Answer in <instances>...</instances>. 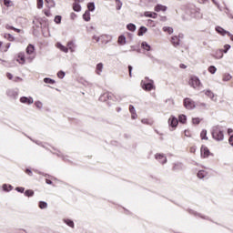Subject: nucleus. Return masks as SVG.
<instances>
[{
	"instance_id": "f257e3e1",
	"label": "nucleus",
	"mask_w": 233,
	"mask_h": 233,
	"mask_svg": "<svg viewBox=\"0 0 233 233\" xmlns=\"http://www.w3.org/2000/svg\"><path fill=\"white\" fill-rule=\"evenodd\" d=\"M35 59V46L29 44L25 52H19L15 56V61L18 65H26V63H32Z\"/></svg>"
},
{
	"instance_id": "f03ea898",
	"label": "nucleus",
	"mask_w": 233,
	"mask_h": 233,
	"mask_svg": "<svg viewBox=\"0 0 233 233\" xmlns=\"http://www.w3.org/2000/svg\"><path fill=\"white\" fill-rule=\"evenodd\" d=\"M212 137L216 141H223L225 139V133L223 131V127L219 126H215L212 129Z\"/></svg>"
},
{
	"instance_id": "7ed1b4c3",
	"label": "nucleus",
	"mask_w": 233,
	"mask_h": 233,
	"mask_svg": "<svg viewBox=\"0 0 233 233\" xmlns=\"http://www.w3.org/2000/svg\"><path fill=\"white\" fill-rule=\"evenodd\" d=\"M92 40L95 43H98L100 46H105V45H107V43H110V41H112V36L108 35H101L99 36L93 35Z\"/></svg>"
},
{
	"instance_id": "20e7f679",
	"label": "nucleus",
	"mask_w": 233,
	"mask_h": 233,
	"mask_svg": "<svg viewBox=\"0 0 233 233\" xmlns=\"http://www.w3.org/2000/svg\"><path fill=\"white\" fill-rule=\"evenodd\" d=\"M56 46L61 50V52H65V54H68V50H70V52H76V45L73 41H69L67 43V47L63 46L61 43H56Z\"/></svg>"
},
{
	"instance_id": "39448f33",
	"label": "nucleus",
	"mask_w": 233,
	"mask_h": 233,
	"mask_svg": "<svg viewBox=\"0 0 233 233\" xmlns=\"http://www.w3.org/2000/svg\"><path fill=\"white\" fill-rule=\"evenodd\" d=\"M141 86H142L143 90H146L147 92H150L151 90H154V81L142 80Z\"/></svg>"
},
{
	"instance_id": "423d86ee",
	"label": "nucleus",
	"mask_w": 233,
	"mask_h": 233,
	"mask_svg": "<svg viewBox=\"0 0 233 233\" xmlns=\"http://www.w3.org/2000/svg\"><path fill=\"white\" fill-rule=\"evenodd\" d=\"M188 85L191 86L192 88H199V86H201V81L198 76H192L189 78Z\"/></svg>"
},
{
	"instance_id": "0eeeda50",
	"label": "nucleus",
	"mask_w": 233,
	"mask_h": 233,
	"mask_svg": "<svg viewBox=\"0 0 233 233\" xmlns=\"http://www.w3.org/2000/svg\"><path fill=\"white\" fill-rule=\"evenodd\" d=\"M200 156L202 159H207V157L212 156V153H210V149L207 146H202L200 148Z\"/></svg>"
},
{
	"instance_id": "6e6552de",
	"label": "nucleus",
	"mask_w": 233,
	"mask_h": 233,
	"mask_svg": "<svg viewBox=\"0 0 233 233\" xmlns=\"http://www.w3.org/2000/svg\"><path fill=\"white\" fill-rule=\"evenodd\" d=\"M184 106L187 110H192V108H196V102L191 98H185L184 99Z\"/></svg>"
},
{
	"instance_id": "1a4fd4ad",
	"label": "nucleus",
	"mask_w": 233,
	"mask_h": 233,
	"mask_svg": "<svg viewBox=\"0 0 233 233\" xmlns=\"http://www.w3.org/2000/svg\"><path fill=\"white\" fill-rule=\"evenodd\" d=\"M179 124V120H177L175 116H171L168 119V125L169 127H172V128H176L177 125Z\"/></svg>"
},
{
	"instance_id": "9d476101",
	"label": "nucleus",
	"mask_w": 233,
	"mask_h": 233,
	"mask_svg": "<svg viewBox=\"0 0 233 233\" xmlns=\"http://www.w3.org/2000/svg\"><path fill=\"white\" fill-rule=\"evenodd\" d=\"M20 102L24 103L25 105H32V104H34V98L22 96L20 98Z\"/></svg>"
},
{
	"instance_id": "9b49d317",
	"label": "nucleus",
	"mask_w": 233,
	"mask_h": 233,
	"mask_svg": "<svg viewBox=\"0 0 233 233\" xmlns=\"http://www.w3.org/2000/svg\"><path fill=\"white\" fill-rule=\"evenodd\" d=\"M156 159H157L162 165H165V163H167V157H165V155L163 154H157Z\"/></svg>"
},
{
	"instance_id": "f8f14e48",
	"label": "nucleus",
	"mask_w": 233,
	"mask_h": 233,
	"mask_svg": "<svg viewBox=\"0 0 233 233\" xmlns=\"http://www.w3.org/2000/svg\"><path fill=\"white\" fill-rule=\"evenodd\" d=\"M12 44L7 43L5 46H3V42L0 41V52L5 53L8 52V49L10 48Z\"/></svg>"
},
{
	"instance_id": "ddd939ff",
	"label": "nucleus",
	"mask_w": 233,
	"mask_h": 233,
	"mask_svg": "<svg viewBox=\"0 0 233 233\" xmlns=\"http://www.w3.org/2000/svg\"><path fill=\"white\" fill-rule=\"evenodd\" d=\"M6 30H14V32H16L17 34H25V31L23 29H17L10 25H5Z\"/></svg>"
},
{
	"instance_id": "4468645a",
	"label": "nucleus",
	"mask_w": 233,
	"mask_h": 233,
	"mask_svg": "<svg viewBox=\"0 0 233 233\" xmlns=\"http://www.w3.org/2000/svg\"><path fill=\"white\" fill-rule=\"evenodd\" d=\"M179 36L174 35L171 37V44L173 46H179Z\"/></svg>"
},
{
	"instance_id": "2eb2a0df",
	"label": "nucleus",
	"mask_w": 233,
	"mask_h": 233,
	"mask_svg": "<svg viewBox=\"0 0 233 233\" xmlns=\"http://www.w3.org/2000/svg\"><path fill=\"white\" fill-rule=\"evenodd\" d=\"M46 1V8H55L56 7V2L54 0H45Z\"/></svg>"
},
{
	"instance_id": "dca6fc26",
	"label": "nucleus",
	"mask_w": 233,
	"mask_h": 233,
	"mask_svg": "<svg viewBox=\"0 0 233 233\" xmlns=\"http://www.w3.org/2000/svg\"><path fill=\"white\" fill-rule=\"evenodd\" d=\"M155 12H167V6L163 5H157L155 7Z\"/></svg>"
},
{
	"instance_id": "f3484780",
	"label": "nucleus",
	"mask_w": 233,
	"mask_h": 233,
	"mask_svg": "<svg viewBox=\"0 0 233 233\" xmlns=\"http://www.w3.org/2000/svg\"><path fill=\"white\" fill-rule=\"evenodd\" d=\"M216 30L218 34H221V35H230V33L228 31H226L225 29H223L222 27L218 26L216 28Z\"/></svg>"
},
{
	"instance_id": "a211bd4d",
	"label": "nucleus",
	"mask_w": 233,
	"mask_h": 233,
	"mask_svg": "<svg viewBox=\"0 0 233 233\" xmlns=\"http://www.w3.org/2000/svg\"><path fill=\"white\" fill-rule=\"evenodd\" d=\"M145 17H152L153 19H156L157 17V13H152L150 11H147L144 13Z\"/></svg>"
},
{
	"instance_id": "6ab92c4d",
	"label": "nucleus",
	"mask_w": 233,
	"mask_h": 233,
	"mask_svg": "<svg viewBox=\"0 0 233 233\" xmlns=\"http://www.w3.org/2000/svg\"><path fill=\"white\" fill-rule=\"evenodd\" d=\"M117 43H118V45H121V46L127 45V37L123 35L118 36Z\"/></svg>"
},
{
	"instance_id": "aec40b11",
	"label": "nucleus",
	"mask_w": 233,
	"mask_h": 233,
	"mask_svg": "<svg viewBox=\"0 0 233 233\" xmlns=\"http://www.w3.org/2000/svg\"><path fill=\"white\" fill-rule=\"evenodd\" d=\"M216 59H221L223 58V49H218L215 53Z\"/></svg>"
},
{
	"instance_id": "412c9836",
	"label": "nucleus",
	"mask_w": 233,
	"mask_h": 233,
	"mask_svg": "<svg viewBox=\"0 0 233 233\" xmlns=\"http://www.w3.org/2000/svg\"><path fill=\"white\" fill-rule=\"evenodd\" d=\"M96 72L98 76H101V73L103 72V63H99L96 65Z\"/></svg>"
},
{
	"instance_id": "4be33fe9",
	"label": "nucleus",
	"mask_w": 233,
	"mask_h": 233,
	"mask_svg": "<svg viewBox=\"0 0 233 233\" xmlns=\"http://www.w3.org/2000/svg\"><path fill=\"white\" fill-rule=\"evenodd\" d=\"M197 176L199 179H203V177H207V171L200 170L198 172Z\"/></svg>"
},
{
	"instance_id": "5701e85b",
	"label": "nucleus",
	"mask_w": 233,
	"mask_h": 233,
	"mask_svg": "<svg viewBox=\"0 0 233 233\" xmlns=\"http://www.w3.org/2000/svg\"><path fill=\"white\" fill-rule=\"evenodd\" d=\"M87 8L88 10H86V12H94V10H96V5L94 4V2L88 3Z\"/></svg>"
},
{
	"instance_id": "b1692460",
	"label": "nucleus",
	"mask_w": 233,
	"mask_h": 233,
	"mask_svg": "<svg viewBox=\"0 0 233 233\" xmlns=\"http://www.w3.org/2000/svg\"><path fill=\"white\" fill-rule=\"evenodd\" d=\"M73 10L75 12H81V5L77 4L76 2L73 3Z\"/></svg>"
},
{
	"instance_id": "393cba45",
	"label": "nucleus",
	"mask_w": 233,
	"mask_h": 233,
	"mask_svg": "<svg viewBox=\"0 0 233 233\" xmlns=\"http://www.w3.org/2000/svg\"><path fill=\"white\" fill-rule=\"evenodd\" d=\"M147 27L141 26L138 30L137 35L141 36V35L147 34Z\"/></svg>"
},
{
	"instance_id": "a878e982",
	"label": "nucleus",
	"mask_w": 233,
	"mask_h": 233,
	"mask_svg": "<svg viewBox=\"0 0 233 233\" xmlns=\"http://www.w3.org/2000/svg\"><path fill=\"white\" fill-rule=\"evenodd\" d=\"M163 32H167V34L169 35H171V34H174V28L168 27V26H164L163 27Z\"/></svg>"
},
{
	"instance_id": "bb28decb",
	"label": "nucleus",
	"mask_w": 233,
	"mask_h": 233,
	"mask_svg": "<svg viewBox=\"0 0 233 233\" xmlns=\"http://www.w3.org/2000/svg\"><path fill=\"white\" fill-rule=\"evenodd\" d=\"M141 46L144 50H147V52H150V45L147 42H142Z\"/></svg>"
},
{
	"instance_id": "cd10ccee",
	"label": "nucleus",
	"mask_w": 233,
	"mask_h": 233,
	"mask_svg": "<svg viewBox=\"0 0 233 233\" xmlns=\"http://www.w3.org/2000/svg\"><path fill=\"white\" fill-rule=\"evenodd\" d=\"M83 19L84 21H90V11H86L85 14L83 15Z\"/></svg>"
},
{
	"instance_id": "c85d7f7f",
	"label": "nucleus",
	"mask_w": 233,
	"mask_h": 233,
	"mask_svg": "<svg viewBox=\"0 0 233 233\" xmlns=\"http://www.w3.org/2000/svg\"><path fill=\"white\" fill-rule=\"evenodd\" d=\"M201 139H205L206 141H208V137H207V130L203 129L200 133Z\"/></svg>"
},
{
	"instance_id": "c756f323",
	"label": "nucleus",
	"mask_w": 233,
	"mask_h": 233,
	"mask_svg": "<svg viewBox=\"0 0 233 233\" xmlns=\"http://www.w3.org/2000/svg\"><path fill=\"white\" fill-rule=\"evenodd\" d=\"M178 121H179V123H182L183 125H185V123H187V116L180 115L178 116Z\"/></svg>"
},
{
	"instance_id": "7c9ffc66",
	"label": "nucleus",
	"mask_w": 233,
	"mask_h": 233,
	"mask_svg": "<svg viewBox=\"0 0 233 233\" xmlns=\"http://www.w3.org/2000/svg\"><path fill=\"white\" fill-rule=\"evenodd\" d=\"M129 112L132 114L133 119H135L136 118V108L134 107V106H132V105L129 106Z\"/></svg>"
},
{
	"instance_id": "2f4dec72",
	"label": "nucleus",
	"mask_w": 233,
	"mask_h": 233,
	"mask_svg": "<svg viewBox=\"0 0 233 233\" xmlns=\"http://www.w3.org/2000/svg\"><path fill=\"white\" fill-rule=\"evenodd\" d=\"M127 30H129V32H136V25L134 24H128L127 25Z\"/></svg>"
},
{
	"instance_id": "473e14b6",
	"label": "nucleus",
	"mask_w": 233,
	"mask_h": 233,
	"mask_svg": "<svg viewBox=\"0 0 233 233\" xmlns=\"http://www.w3.org/2000/svg\"><path fill=\"white\" fill-rule=\"evenodd\" d=\"M5 39H7V41H10V42L15 41V37H14V35H12L11 34H5Z\"/></svg>"
},
{
	"instance_id": "72a5a7b5",
	"label": "nucleus",
	"mask_w": 233,
	"mask_h": 233,
	"mask_svg": "<svg viewBox=\"0 0 233 233\" xmlns=\"http://www.w3.org/2000/svg\"><path fill=\"white\" fill-rule=\"evenodd\" d=\"M25 196H26L27 198H32V196H34V190H32V189L25 190Z\"/></svg>"
},
{
	"instance_id": "f704fd0d",
	"label": "nucleus",
	"mask_w": 233,
	"mask_h": 233,
	"mask_svg": "<svg viewBox=\"0 0 233 233\" xmlns=\"http://www.w3.org/2000/svg\"><path fill=\"white\" fill-rule=\"evenodd\" d=\"M44 83H46L47 85H54L56 83V80L52 78H44Z\"/></svg>"
},
{
	"instance_id": "c9c22d12",
	"label": "nucleus",
	"mask_w": 233,
	"mask_h": 233,
	"mask_svg": "<svg viewBox=\"0 0 233 233\" xmlns=\"http://www.w3.org/2000/svg\"><path fill=\"white\" fill-rule=\"evenodd\" d=\"M102 97H104V99H112V93L106 92L103 94Z\"/></svg>"
},
{
	"instance_id": "e433bc0d",
	"label": "nucleus",
	"mask_w": 233,
	"mask_h": 233,
	"mask_svg": "<svg viewBox=\"0 0 233 233\" xmlns=\"http://www.w3.org/2000/svg\"><path fill=\"white\" fill-rule=\"evenodd\" d=\"M39 208L43 209V208H46L48 207V204L45 201H40L38 204Z\"/></svg>"
},
{
	"instance_id": "4c0bfd02",
	"label": "nucleus",
	"mask_w": 233,
	"mask_h": 233,
	"mask_svg": "<svg viewBox=\"0 0 233 233\" xmlns=\"http://www.w3.org/2000/svg\"><path fill=\"white\" fill-rule=\"evenodd\" d=\"M205 95L209 97L210 99H214V93L210 90L205 91Z\"/></svg>"
},
{
	"instance_id": "58836bf2",
	"label": "nucleus",
	"mask_w": 233,
	"mask_h": 233,
	"mask_svg": "<svg viewBox=\"0 0 233 233\" xmlns=\"http://www.w3.org/2000/svg\"><path fill=\"white\" fill-rule=\"evenodd\" d=\"M3 190H5V192H10V190H12V186L4 184Z\"/></svg>"
},
{
	"instance_id": "ea45409f",
	"label": "nucleus",
	"mask_w": 233,
	"mask_h": 233,
	"mask_svg": "<svg viewBox=\"0 0 233 233\" xmlns=\"http://www.w3.org/2000/svg\"><path fill=\"white\" fill-rule=\"evenodd\" d=\"M116 10H119L123 6V3L120 0H115Z\"/></svg>"
},
{
	"instance_id": "a19ab883",
	"label": "nucleus",
	"mask_w": 233,
	"mask_h": 233,
	"mask_svg": "<svg viewBox=\"0 0 233 233\" xmlns=\"http://www.w3.org/2000/svg\"><path fill=\"white\" fill-rule=\"evenodd\" d=\"M65 221V223H66V225L68 226V227H71V228H74V221H72V220H70V219H66V220H64Z\"/></svg>"
},
{
	"instance_id": "79ce46f5",
	"label": "nucleus",
	"mask_w": 233,
	"mask_h": 233,
	"mask_svg": "<svg viewBox=\"0 0 233 233\" xmlns=\"http://www.w3.org/2000/svg\"><path fill=\"white\" fill-rule=\"evenodd\" d=\"M217 70H218V68H216V66H211L208 67V72L210 74H216Z\"/></svg>"
},
{
	"instance_id": "37998d69",
	"label": "nucleus",
	"mask_w": 233,
	"mask_h": 233,
	"mask_svg": "<svg viewBox=\"0 0 233 233\" xmlns=\"http://www.w3.org/2000/svg\"><path fill=\"white\" fill-rule=\"evenodd\" d=\"M63 19V17L61 15H56L55 17V23H56V25H61V20Z\"/></svg>"
},
{
	"instance_id": "c03bdc74",
	"label": "nucleus",
	"mask_w": 233,
	"mask_h": 233,
	"mask_svg": "<svg viewBox=\"0 0 233 233\" xmlns=\"http://www.w3.org/2000/svg\"><path fill=\"white\" fill-rule=\"evenodd\" d=\"M43 0H36V6L39 10H41V8H43Z\"/></svg>"
},
{
	"instance_id": "a18cd8bd",
	"label": "nucleus",
	"mask_w": 233,
	"mask_h": 233,
	"mask_svg": "<svg viewBox=\"0 0 233 233\" xmlns=\"http://www.w3.org/2000/svg\"><path fill=\"white\" fill-rule=\"evenodd\" d=\"M193 125H199L201 123V119L199 117H195L192 119Z\"/></svg>"
},
{
	"instance_id": "49530a36",
	"label": "nucleus",
	"mask_w": 233,
	"mask_h": 233,
	"mask_svg": "<svg viewBox=\"0 0 233 233\" xmlns=\"http://www.w3.org/2000/svg\"><path fill=\"white\" fill-rule=\"evenodd\" d=\"M44 14L46 17H52V13L50 12V9H45Z\"/></svg>"
},
{
	"instance_id": "de8ad7c7",
	"label": "nucleus",
	"mask_w": 233,
	"mask_h": 233,
	"mask_svg": "<svg viewBox=\"0 0 233 233\" xmlns=\"http://www.w3.org/2000/svg\"><path fill=\"white\" fill-rule=\"evenodd\" d=\"M13 81L14 83H21L23 81V78H21L20 76H15L13 77Z\"/></svg>"
},
{
	"instance_id": "09e8293b",
	"label": "nucleus",
	"mask_w": 233,
	"mask_h": 233,
	"mask_svg": "<svg viewBox=\"0 0 233 233\" xmlns=\"http://www.w3.org/2000/svg\"><path fill=\"white\" fill-rule=\"evenodd\" d=\"M228 50H230V45H225L224 49H222V52L224 54H227V52H228Z\"/></svg>"
},
{
	"instance_id": "8fccbe9b",
	"label": "nucleus",
	"mask_w": 233,
	"mask_h": 233,
	"mask_svg": "<svg viewBox=\"0 0 233 233\" xmlns=\"http://www.w3.org/2000/svg\"><path fill=\"white\" fill-rule=\"evenodd\" d=\"M5 6H12V1L10 0H4Z\"/></svg>"
},
{
	"instance_id": "3c124183",
	"label": "nucleus",
	"mask_w": 233,
	"mask_h": 233,
	"mask_svg": "<svg viewBox=\"0 0 233 233\" xmlns=\"http://www.w3.org/2000/svg\"><path fill=\"white\" fill-rule=\"evenodd\" d=\"M57 77H59V79H63V77H65V72L59 71L57 73Z\"/></svg>"
},
{
	"instance_id": "603ef678",
	"label": "nucleus",
	"mask_w": 233,
	"mask_h": 233,
	"mask_svg": "<svg viewBox=\"0 0 233 233\" xmlns=\"http://www.w3.org/2000/svg\"><path fill=\"white\" fill-rule=\"evenodd\" d=\"M6 77H7V79H9V81H13L14 75H12V73H6Z\"/></svg>"
},
{
	"instance_id": "864d4df0",
	"label": "nucleus",
	"mask_w": 233,
	"mask_h": 233,
	"mask_svg": "<svg viewBox=\"0 0 233 233\" xmlns=\"http://www.w3.org/2000/svg\"><path fill=\"white\" fill-rule=\"evenodd\" d=\"M35 105L37 108H41L43 106V104L41 102H35Z\"/></svg>"
},
{
	"instance_id": "5fc2aeb1",
	"label": "nucleus",
	"mask_w": 233,
	"mask_h": 233,
	"mask_svg": "<svg viewBox=\"0 0 233 233\" xmlns=\"http://www.w3.org/2000/svg\"><path fill=\"white\" fill-rule=\"evenodd\" d=\"M17 192H20L21 194H23V192H25V187H16Z\"/></svg>"
},
{
	"instance_id": "6e6d98bb",
	"label": "nucleus",
	"mask_w": 233,
	"mask_h": 233,
	"mask_svg": "<svg viewBox=\"0 0 233 233\" xmlns=\"http://www.w3.org/2000/svg\"><path fill=\"white\" fill-rule=\"evenodd\" d=\"M70 17L74 20L77 17V15L76 13H71Z\"/></svg>"
},
{
	"instance_id": "4d7b16f0",
	"label": "nucleus",
	"mask_w": 233,
	"mask_h": 233,
	"mask_svg": "<svg viewBox=\"0 0 233 233\" xmlns=\"http://www.w3.org/2000/svg\"><path fill=\"white\" fill-rule=\"evenodd\" d=\"M129 77H132V66H128Z\"/></svg>"
},
{
	"instance_id": "13d9d810",
	"label": "nucleus",
	"mask_w": 233,
	"mask_h": 233,
	"mask_svg": "<svg viewBox=\"0 0 233 233\" xmlns=\"http://www.w3.org/2000/svg\"><path fill=\"white\" fill-rule=\"evenodd\" d=\"M25 174H27V176H32V170L26 169Z\"/></svg>"
},
{
	"instance_id": "bf43d9fd",
	"label": "nucleus",
	"mask_w": 233,
	"mask_h": 233,
	"mask_svg": "<svg viewBox=\"0 0 233 233\" xmlns=\"http://www.w3.org/2000/svg\"><path fill=\"white\" fill-rule=\"evenodd\" d=\"M46 183L47 185H52L53 182H52V180L46 178Z\"/></svg>"
},
{
	"instance_id": "052dcab7",
	"label": "nucleus",
	"mask_w": 233,
	"mask_h": 233,
	"mask_svg": "<svg viewBox=\"0 0 233 233\" xmlns=\"http://www.w3.org/2000/svg\"><path fill=\"white\" fill-rule=\"evenodd\" d=\"M179 68L185 69L187 68V66L185 64H180Z\"/></svg>"
},
{
	"instance_id": "680f3d73",
	"label": "nucleus",
	"mask_w": 233,
	"mask_h": 233,
	"mask_svg": "<svg viewBox=\"0 0 233 233\" xmlns=\"http://www.w3.org/2000/svg\"><path fill=\"white\" fill-rule=\"evenodd\" d=\"M199 106H201V108H207V104L201 103V104L199 105Z\"/></svg>"
},
{
	"instance_id": "e2e57ef3",
	"label": "nucleus",
	"mask_w": 233,
	"mask_h": 233,
	"mask_svg": "<svg viewBox=\"0 0 233 233\" xmlns=\"http://www.w3.org/2000/svg\"><path fill=\"white\" fill-rule=\"evenodd\" d=\"M83 1H85V0H74V2H75V3H77V4L83 3Z\"/></svg>"
},
{
	"instance_id": "0e129e2a",
	"label": "nucleus",
	"mask_w": 233,
	"mask_h": 233,
	"mask_svg": "<svg viewBox=\"0 0 233 233\" xmlns=\"http://www.w3.org/2000/svg\"><path fill=\"white\" fill-rule=\"evenodd\" d=\"M232 132H233L232 128L228 129V134H232Z\"/></svg>"
},
{
	"instance_id": "69168bd1",
	"label": "nucleus",
	"mask_w": 233,
	"mask_h": 233,
	"mask_svg": "<svg viewBox=\"0 0 233 233\" xmlns=\"http://www.w3.org/2000/svg\"><path fill=\"white\" fill-rule=\"evenodd\" d=\"M230 78H231V76L228 75V76H226V78H224V79H227V81H228Z\"/></svg>"
},
{
	"instance_id": "338daca9",
	"label": "nucleus",
	"mask_w": 233,
	"mask_h": 233,
	"mask_svg": "<svg viewBox=\"0 0 233 233\" xmlns=\"http://www.w3.org/2000/svg\"><path fill=\"white\" fill-rule=\"evenodd\" d=\"M228 36L230 37L231 41H233V35L230 34V35H228Z\"/></svg>"
},
{
	"instance_id": "774afa93",
	"label": "nucleus",
	"mask_w": 233,
	"mask_h": 233,
	"mask_svg": "<svg viewBox=\"0 0 233 233\" xmlns=\"http://www.w3.org/2000/svg\"><path fill=\"white\" fill-rule=\"evenodd\" d=\"M191 152H196V149H194V148H191Z\"/></svg>"
}]
</instances>
